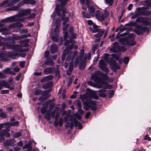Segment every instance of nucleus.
I'll return each instance as SVG.
<instances>
[{"mask_svg": "<svg viewBox=\"0 0 151 151\" xmlns=\"http://www.w3.org/2000/svg\"><path fill=\"white\" fill-rule=\"evenodd\" d=\"M89 103L91 105H89L90 108L93 111H95L96 110L97 108L95 106L96 104V102L94 101H90Z\"/></svg>", "mask_w": 151, "mask_h": 151, "instance_id": "obj_19", "label": "nucleus"}, {"mask_svg": "<svg viewBox=\"0 0 151 151\" xmlns=\"http://www.w3.org/2000/svg\"><path fill=\"white\" fill-rule=\"evenodd\" d=\"M73 122L76 127H78L79 129H81L83 126L78 121H77L76 117L73 118Z\"/></svg>", "mask_w": 151, "mask_h": 151, "instance_id": "obj_20", "label": "nucleus"}, {"mask_svg": "<svg viewBox=\"0 0 151 151\" xmlns=\"http://www.w3.org/2000/svg\"><path fill=\"white\" fill-rule=\"evenodd\" d=\"M97 88H103L104 89L109 88H111L109 87V85L106 84V83L104 82H101V84H98L96 86Z\"/></svg>", "mask_w": 151, "mask_h": 151, "instance_id": "obj_15", "label": "nucleus"}, {"mask_svg": "<svg viewBox=\"0 0 151 151\" xmlns=\"http://www.w3.org/2000/svg\"><path fill=\"white\" fill-rule=\"evenodd\" d=\"M137 10L138 11L136 12V13L138 16L140 15H147L149 14L148 12H147V13L146 12L144 11L141 8H138L137 9Z\"/></svg>", "mask_w": 151, "mask_h": 151, "instance_id": "obj_14", "label": "nucleus"}, {"mask_svg": "<svg viewBox=\"0 0 151 151\" xmlns=\"http://www.w3.org/2000/svg\"><path fill=\"white\" fill-rule=\"evenodd\" d=\"M7 29L6 27H3L0 28V32H6L7 31Z\"/></svg>", "mask_w": 151, "mask_h": 151, "instance_id": "obj_63", "label": "nucleus"}, {"mask_svg": "<svg viewBox=\"0 0 151 151\" xmlns=\"http://www.w3.org/2000/svg\"><path fill=\"white\" fill-rule=\"evenodd\" d=\"M12 27H22L23 26V24L20 22H16L10 25Z\"/></svg>", "mask_w": 151, "mask_h": 151, "instance_id": "obj_29", "label": "nucleus"}, {"mask_svg": "<svg viewBox=\"0 0 151 151\" xmlns=\"http://www.w3.org/2000/svg\"><path fill=\"white\" fill-rule=\"evenodd\" d=\"M7 82L5 80L0 81V90L3 88L4 87L6 88Z\"/></svg>", "mask_w": 151, "mask_h": 151, "instance_id": "obj_26", "label": "nucleus"}, {"mask_svg": "<svg viewBox=\"0 0 151 151\" xmlns=\"http://www.w3.org/2000/svg\"><path fill=\"white\" fill-rule=\"evenodd\" d=\"M134 35L133 34L130 35L129 36V38H120L119 39V41L121 43V44L124 45H134L136 43L134 41L133 37Z\"/></svg>", "mask_w": 151, "mask_h": 151, "instance_id": "obj_1", "label": "nucleus"}, {"mask_svg": "<svg viewBox=\"0 0 151 151\" xmlns=\"http://www.w3.org/2000/svg\"><path fill=\"white\" fill-rule=\"evenodd\" d=\"M34 93L36 95H39L42 93V90L40 89H36Z\"/></svg>", "mask_w": 151, "mask_h": 151, "instance_id": "obj_46", "label": "nucleus"}, {"mask_svg": "<svg viewBox=\"0 0 151 151\" xmlns=\"http://www.w3.org/2000/svg\"><path fill=\"white\" fill-rule=\"evenodd\" d=\"M17 20V17L15 16H12L9 17L6 19V21L9 22H12L16 21Z\"/></svg>", "mask_w": 151, "mask_h": 151, "instance_id": "obj_30", "label": "nucleus"}, {"mask_svg": "<svg viewBox=\"0 0 151 151\" xmlns=\"http://www.w3.org/2000/svg\"><path fill=\"white\" fill-rule=\"evenodd\" d=\"M107 65L106 63L105 62L104 60H99V68L105 72L106 73H108L109 72V70L106 67Z\"/></svg>", "mask_w": 151, "mask_h": 151, "instance_id": "obj_6", "label": "nucleus"}, {"mask_svg": "<svg viewBox=\"0 0 151 151\" xmlns=\"http://www.w3.org/2000/svg\"><path fill=\"white\" fill-rule=\"evenodd\" d=\"M98 32H99L97 34L95 35V37L96 38H100L103 35L104 31L103 30H101Z\"/></svg>", "mask_w": 151, "mask_h": 151, "instance_id": "obj_34", "label": "nucleus"}, {"mask_svg": "<svg viewBox=\"0 0 151 151\" xmlns=\"http://www.w3.org/2000/svg\"><path fill=\"white\" fill-rule=\"evenodd\" d=\"M9 93L8 90H2L0 91V93L1 94L8 93Z\"/></svg>", "mask_w": 151, "mask_h": 151, "instance_id": "obj_59", "label": "nucleus"}, {"mask_svg": "<svg viewBox=\"0 0 151 151\" xmlns=\"http://www.w3.org/2000/svg\"><path fill=\"white\" fill-rule=\"evenodd\" d=\"M58 47L57 45L52 44L51 45L50 52L52 54H54L57 51Z\"/></svg>", "mask_w": 151, "mask_h": 151, "instance_id": "obj_17", "label": "nucleus"}, {"mask_svg": "<svg viewBox=\"0 0 151 151\" xmlns=\"http://www.w3.org/2000/svg\"><path fill=\"white\" fill-rule=\"evenodd\" d=\"M52 39L54 42H57L58 41V39L57 37H55L54 36H52Z\"/></svg>", "mask_w": 151, "mask_h": 151, "instance_id": "obj_55", "label": "nucleus"}, {"mask_svg": "<svg viewBox=\"0 0 151 151\" xmlns=\"http://www.w3.org/2000/svg\"><path fill=\"white\" fill-rule=\"evenodd\" d=\"M57 111H56V109H55L54 110H53L52 112L51 113V117L53 118H54L55 117V114H56V112Z\"/></svg>", "mask_w": 151, "mask_h": 151, "instance_id": "obj_53", "label": "nucleus"}, {"mask_svg": "<svg viewBox=\"0 0 151 151\" xmlns=\"http://www.w3.org/2000/svg\"><path fill=\"white\" fill-rule=\"evenodd\" d=\"M82 14L83 17L86 18H89L90 17V16L87 13H86L84 11L82 12Z\"/></svg>", "mask_w": 151, "mask_h": 151, "instance_id": "obj_47", "label": "nucleus"}, {"mask_svg": "<svg viewBox=\"0 0 151 151\" xmlns=\"http://www.w3.org/2000/svg\"><path fill=\"white\" fill-rule=\"evenodd\" d=\"M22 133L20 132H18L14 135V138H17L22 135Z\"/></svg>", "mask_w": 151, "mask_h": 151, "instance_id": "obj_51", "label": "nucleus"}, {"mask_svg": "<svg viewBox=\"0 0 151 151\" xmlns=\"http://www.w3.org/2000/svg\"><path fill=\"white\" fill-rule=\"evenodd\" d=\"M30 13V9H22L20 11V13L18 14V15L19 17L24 16L28 15Z\"/></svg>", "mask_w": 151, "mask_h": 151, "instance_id": "obj_12", "label": "nucleus"}, {"mask_svg": "<svg viewBox=\"0 0 151 151\" xmlns=\"http://www.w3.org/2000/svg\"><path fill=\"white\" fill-rule=\"evenodd\" d=\"M10 70V69L9 68H6L3 70V72L6 74H8L9 73Z\"/></svg>", "mask_w": 151, "mask_h": 151, "instance_id": "obj_56", "label": "nucleus"}, {"mask_svg": "<svg viewBox=\"0 0 151 151\" xmlns=\"http://www.w3.org/2000/svg\"><path fill=\"white\" fill-rule=\"evenodd\" d=\"M84 54V51L83 50H81L80 52L79 55L80 57H79V58H81V59H82V57L83 56Z\"/></svg>", "mask_w": 151, "mask_h": 151, "instance_id": "obj_54", "label": "nucleus"}, {"mask_svg": "<svg viewBox=\"0 0 151 151\" xmlns=\"http://www.w3.org/2000/svg\"><path fill=\"white\" fill-rule=\"evenodd\" d=\"M86 66V62L85 61H83L82 63H80L79 66V68L81 70H83Z\"/></svg>", "mask_w": 151, "mask_h": 151, "instance_id": "obj_35", "label": "nucleus"}, {"mask_svg": "<svg viewBox=\"0 0 151 151\" xmlns=\"http://www.w3.org/2000/svg\"><path fill=\"white\" fill-rule=\"evenodd\" d=\"M7 130L6 129H3L0 132V136L3 137L6 135L7 134Z\"/></svg>", "mask_w": 151, "mask_h": 151, "instance_id": "obj_40", "label": "nucleus"}, {"mask_svg": "<svg viewBox=\"0 0 151 151\" xmlns=\"http://www.w3.org/2000/svg\"><path fill=\"white\" fill-rule=\"evenodd\" d=\"M55 68L54 67H48L45 68L44 70L43 73L46 75L50 74L52 73L53 70Z\"/></svg>", "mask_w": 151, "mask_h": 151, "instance_id": "obj_16", "label": "nucleus"}, {"mask_svg": "<svg viewBox=\"0 0 151 151\" xmlns=\"http://www.w3.org/2000/svg\"><path fill=\"white\" fill-rule=\"evenodd\" d=\"M69 116H70V114L68 113L65 116V117L64 118V121L65 122H66L68 121L69 118Z\"/></svg>", "mask_w": 151, "mask_h": 151, "instance_id": "obj_57", "label": "nucleus"}, {"mask_svg": "<svg viewBox=\"0 0 151 151\" xmlns=\"http://www.w3.org/2000/svg\"><path fill=\"white\" fill-rule=\"evenodd\" d=\"M114 0H105V2L109 6H111Z\"/></svg>", "mask_w": 151, "mask_h": 151, "instance_id": "obj_44", "label": "nucleus"}, {"mask_svg": "<svg viewBox=\"0 0 151 151\" xmlns=\"http://www.w3.org/2000/svg\"><path fill=\"white\" fill-rule=\"evenodd\" d=\"M76 34H73L70 36V43H73V42H74V41L73 40L76 38Z\"/></svg>", "mask_w": 151, "mask_h": 151, "instance_id": "obj_39", "label": "nucleus"}, {"mask_svg": "<svg viewBox=\"0 0 151 151\" xmlns=\"http://www.w3.org/2000/svg\"><path fill=\"white\" fill-rule=\"evenodd\" d=\"M113 49L114 50V51H116L119 50V45L118 42H114L113 45Z\"/></svg>", "mask_w": 151, "mask_h": 151, "instance_id": "obj_28", "label": "nucleus"}, {"mask_svg": "<svg viewBox=\"0 0 151 151\" xmlns=\"http://www.w3.org/2000/svg\"><path fill=\"white\" fill-rule=\"evenodd\" d=\"M83 104L85 106V107H83V109L86 110H88L89 108L90 107L89 105L85 102H84Z\"/></svg>", "mask_w": 151, "mask_h": 151, "instance_id": "obj_45", "label": "nucleus"}, {"mask_svg": "<svg viewBox=\"0 0 151 151\" xmlns=\"http://www.w3.org/2000/svg\"><path fill=\"white\" fill-rule=\"evenodd\" d=\"M96 19L99 21H103L105 19L104 15L103 13L99 11H96L95 14Z\"/></svg>", "mask_w": 151, "mask_h": 151, "instance_id": "obj_8", "label": "nucleus"}, {"mask_svg": "<svg viewBox=\"0 0 151 151\" xmlns=\"http://www.w3.org/2000/svg\"><path fill=\"white\" fill-rule=\"evenodd\" d=\"M60 116V113L58 111L56 112L55 116V120L56 121H57L59 117Z\"/></svg>", "mask_w": 151, "mask_h": 151, "instance_id": "obj_58", "label": "nucleus"}, {"mask_svg": "<svg viewBox=\"0 0 151 151\" xmlns=\"http://www.w3.org/2000/svg\"><path fill=\"white\" fill-rule=\"evenodd\" d=\"M135 22L138 23H143L144 25L148 26L150 24V19L147 17H140L137 18Z\"/></svg>", "mask_w": 151, "mask_h": 151, "instance_id": "obj_5", "label": "nucleus"}, {"mask_svg": "<svg viewBox=\"0 0 151 151\" xmlns=\"http://www.w3.org/2000/svg\"><path fill=\"white\" fill-rule=\"evenodd\" d=\"M80 59H81V58H79V56H77L74 62L75 67H77L78 65Z\"/></svg>", "mask_w": 151, "mask_h": 151, "instance_id": "obj_41", "label": "nucleus"}, {"mask_svg": "<svg viewBox=\"0 0 151 151\" xmlns=\"http://www.w3.org/2000/svg\"><path fill=\"white\" fill-rule=\"evenodd\" d=\"M72 43L70 45L67 46L64 50L62 57V61H63L65 60L67 55L68 54L72 53L71 50L73 47L75 49H78V47L76 45H75L73 46V44L74 43V42H73V43Z\"/></svg>", "mask_w": 151, "mask_h": 151, "instance_id": "obj_3", "label": "nucleus"}, {"mask_svg": "<svg viewBox=\"0 0 151 151\" xmlns=\"http://www.w3.org/2000/svg\"><path fill=\"white\" fill-rule=\"evenodd\" d=\"M109 64L112 69H119V66L116 64V62L112 58H111L109 62Z\"/></svg>", "mask_w": 151, "mask_h": 151, "instance_id": "obj_11", "label": "nucleus"}, {"mask_svg": "<svg viewBox=\"0 0 151 151\" xmlns=\"http://www.w3.org/2000/svg\"><path fill=\"white\" fill-rule=\"evenodd\" d=\"M68 0H62L60 4V6L63 8L66 4L67 1Z\"/></svg>", "mask_w": 151, "mask_h": 151, "instance_id": "obj_50", "label": "nucleus"}, {"mask_svg": "<svg viewBox=\"0 0 151 151\" xmlns=\"http://www.w3.org/2000/svg\"><path fill=\"white\" fill-rule=\"evenodd\" d=\"M9 1L8 0L4 1L1 3V6H2L5 5H7L8 4Z\"/></svg>", "mask_w": 151, "mask_h": 151, "instance_id": "obj_52", "label": "nucleus"}, {"mask_svg": "<svg viewBox=\"0 0 151 151\" xmlns=\"http://www.w3.org/2000/svg\"><path fill=\"white\" fill-rule=\"evenodd\" d=\"M53 78V76L52 75H48L43 78L41 79L40 81L42 82H45L50 81L52 80Z\"/></svg>", "mask_w": 151, "mask_h": 151, "instance_id": "obj_18", "label": "nucleus"}, {"mask_svg": "<svg viewBox=\"0 0 151 151\" xmlns=\"http://www.w3.org/2000/svg\"><path fill=\"white\" fill-rule=\"evenodd\" d=\"M32 144L30 142H29L26 144L24 147V148H28L32 147Z\"/></svg>", "mask_w": 151, "mask_h": 151, "instance_id": "obj_49", "label": "nucleus"}, {"mask_svg": "<svg viewBox=\"0 0 151 151\" xmlns=\"http://www.w3.org/2000/svg\"><path fill=\"white\" fill-rule=\"evenodd\" d=\"M50 113V109L48 110L45 116V119L48 120H50L51 119V115Z\"/></svg>", "mask_w": 151, "mask_h": 151, "instance_id": "obj_32", "label": "nucleus"}, {"mask_svg": "<svg viewBox=\"0 0 151 151\" xmlns=\"http://www.w3.org/2000/svg\"><path fill=\"white\" fill-rule=\"evenodd\" d=\"M91 32L93 33L98 32L100 30L98 29V27L95 24H93V27L90 28Z\"/></svg>", "mask_w": 151, "mask_h": 151, "instance_id": "obj_27", "label": "nucleus"}, {"mask_svg": "<svg viewBox=\"0 0 151 151\" xmlns=\"http://www.w3.org/2000/svg\"><path fill=\"white\" fill-rule=\"evenodd\" d=\"M54 63L53 62L52 60L50 58L47 59L45 62L42 65V67H43L44 64H46L48 65L49 66H51L53 65Z\"/></svg>", "mask_w": 151, "mask_h": 151, "instance_id": "obj_21", "label": "nucleus"}, {"mask_svg": "<svg viewBox=\"0 0 151 151\" xmlns=\"http://www.w3.org/2000/svg\"><path fill=\"white\" fill-rule=\"evenodd\" d=\"M19 124V122L18 121H16L14 122L9 123L8 122H6V125L9 127H12L14 126H17Z\"/></svg>", "mask_w": 151, "mask_h": 151, "instance_id": "obj_33", "label": "nucleus"}, {"mask_svg": "<svg viewBox=\"0 0 151 151\" xmlns=\"http://www.w3.org/2000/svg\"><path fill=\"white\" fill-rule=\"evenodd\" d=\"M17 6H12V11L16 10L18 9L19 6V5H18V4L17 5Z\"/></svg>", "mask_w": 151, "mask_h": 151, "instance_id": "obj_61", "label": "nucleus"}, {"mask_svg": "<svg viewBox=\"0 0 151 151\" xmlns=\"http://www.w3.org/2000/svg\"><path fill=\"white\" fill-rule=\"evenodd\" d=\"M6 55L7 56V57L13 59H16L17 58V56L19 54L16 52H6ZM26 55V54L25 53H20L19 55V56L22 57H24Z\"/></svg>", "mask_w": 151, "mask_h": 151, "instance_id": "obj_4", "label": "nucleus"}, {"mask_svg": "<svg viewBox=\"0 0 151 151\" xmlns=\"http://www.w3.org/2000/svg\"><path fill=\"white\" fill-rule=\"evenodd\" d=\"M20 0H8V4L7 5H6V6H12L17 3Z\"/></svg>", "mask_w": 151, "mask_h": 151, "instance_id": "obj_25", "label": "nucleus"}, {"mask_svg": "<svg viewBox=\"0 0 151 151\" xmlns=\"http://www.w3.org/2000/svg\"><path fill=\"white\" fill-rule=\"evenodd\" d=\"M7 115L5 112L0 113V117L2 118L5 119L7 117Z\"/></svg>", "mask_w": 151, "mask_h": 151, "instance_id": "obj_42", "label": "nucleus"}, {"mask_svg": "<svg viewBox=\"0 0 151 151\" xmlns=\"http://www.w3.org/2000/svg\"><path fill=\"white\" fill-rule=\"evenodd\" d=\"M13 38L15 40H19L23 39L22 35L18 36L16 35H12Z\"/></svg>", "mask_w": 151, "mask_h": 151, "instance_id": "obj_37", "label": "nucleus"}, {"mask_svg": "<svg viewBox=\"0 0 151 151\" xmlns=\"http://www.w3.org/2000/svg\"><path fill=\"white\" fill-rule=\"evenodd\" d=\"M36 3V1L34 0H23L22 1L18 4V5L19 6H22L24 4H35Z\"/></svg>", "mask_w": 151, "mask_h": 151, "instance_id": "obj_9", "label": "nucleus"}, {"mask_svg": "<svg viewBox=\"0 0 151 151\" xmlns=\"http://www.w3.org/2000/svg\"><path fill=\"white\" fill-rule=\"evenodd\" d=\"M3 50L6 49H13L14 50L17 51H23L27 52L28 50H22V46L18 45H12L9 44H5L4 45L2 48Z\"/></svg>", "mask_w": 151, "mask_h": 151, "instance_id": "obj_2", "label": "nucleus"}, {"mask_svg": "<svg viewBox=\"0 0 151 151\" xmlns=\"http://www.w3.org/2000/svg\"><path fill=\"white\" fill-rule=\"evenodd\" d=\"M14 143V140L13 139H10L6 140L4 143L5 145L6 146H11Z\"/></svg>", "mask_w": 151, "mask_h": 151, "instance_id": "obj_31", "label": "nucleus"}, {"mask_svg": "<svg viewBox=\"0 0 151 151\" xmlns=\"http://www.w3.org/2000/svg\"><path fill=\"white\" fill-rule=\"evenodd\" d=\"M91 78L95 82H99L101 80V78L98 76L96 74L92 75L91 77Z\"/></svg>", "mask_w": 151, "mask_h": 151, "instance_id": "obj_23", "label": "nucleus"}, {"mask_svg": "<svg viewBox=\"0 0 151 151\" xmlns=\"http://www.w3.org/2000/svg\"><path fill=\"white\" fill-rule=\"evenodd\" d=\"M98 95L99 96L102 97H103V98H105V97H106V94L105 93H99L98 94Z\"/></svg>", "mask_w": 151, "mask_h": 151, "instance_id": "obj_64", "label": "nucleus"}, {"mask_svg": "<svg viewBox=\"0 0 151 151\" xmlns=\"http://www.w3.org/2000/svg\"><path fill=\"white\" fill-rule=\"evenodd\" d=\"M52 81L48 82L43 85L42 88L45 89H46L52 87Z\"/></svg>", "mask_w": 151, "mask_h": 151, "instance_id": "obj_22", "label": "nucleus"}, {"mask_svg": "<svg viewBox=\"0 0 151 151\" xmlns=\"http://www.w3.org/2000/svg\"><path fill=\"white\" fill-rule=\"evenodd\" d=\"M66 9L65 8H63L62 10V14L61 15V17L62 20H63V25H65L67 22H68L69 20L68 18L67 17H64L65 14Z\"/></svg>", "mask_w": 151, "mask_h": 151, "instance_id": "obj_10", "label": "nucleus"}, {"mask_svg": "<svg viewBox=\"0 0 151 151\" xmlns=\"http://www.w3.org/2000/svg\"><path fill=\"white\" fill-rule=\"evenodd\" d=\"M63 122V119L61 117L60 118L59 121V124L60 127H61L62 126Z\"/></svg>", "mask_w": 151, "mask_h": 151, "instance_id": "obj_60", "label": "nucleus"}, {"mask_svg": "<svg viewBox=\"0 0 151 151\" xmlns=\"http://www.w3.org/2000/svg\"><path fill=\"white\" fill-rule=\"evenodd\" d=\"M73 115H71L70 118V121L71 122V124H70V129L72 128L73 127V124L72 123L73 119Z\"/></svg>", "mask_w": 151, "mask_h": 151, "instance_id": "obj_48", "label": "nucleus"}, {"mask_svg": "<svg viewBox=\"0 0 151 151\" xmlns=\"http://www.w3.org/2000/svg\"><path fill=\"white\" fill-rule=\"evenodd\" d=\"M137 24V23L133 21H130L129 23L126 24L125 26H135Z\"/></svg>", "mask_w": 151, "mask_h": 151, "instance_id": "obj_38", "label": "nucleus"}, {"mask_svg": "<svg viewBox=\"0 0 151 151\" xmlns=\"http://www.w3.org/2000/svg\"><path fill=\"white\" fill-rule=\"evenodd\" d=\"M148 28L147 27H144L141 25H138L135 29V32L138 35L143 34L144 32L148 30Z\"/></svg>", "mask_w": 151, "mask_h": 151, "instance_id": "obj_7", "label": "nucleus"}, {"mask_svg": "<svg viewBox=\"0 0 151 151\" xmlns=\"http://www.w3.org/2000/svg\"><path fill=\"white\" fill-rule=\"evenodd\" d=\"M88 11L90 15L92 16H93L94 13L95 12V8L93 6H89Z\"/></svg>", "mask_w": 151, "mask_h": 151, "instance_id": "obj_24", "label": "nucleus"}, {"mask_svg": "<svg viewBox=\"0 0 151 151\" xmlns=\"http://www.w3.org/2000/svg\"><path fill=\"white\" fill-rule=\"evenodd\" d=\"M6 88H9L12 91L14 89V88L13 87H10V85L8 84V82H7Z\"/></svg>", "mask_w": 151, "mask_h": 151, "instance_id": "obj_62", "label": "nucleus"}, {"mask_svg": "<svg viewBox=\"0 0 151 151\" xmlns=\"http://www.w3.org/2000/svg\"><path fill=\"white\" fill-rule=\"evenodd\" d=\"M50 96V95L47 91H45L43 93L42 95L39 97V99L40 101L42 102L47 99Z\"/></svg>", "mask_w": 151, "mask_h": 151, "instance_id": "obj_13", "label": "nucleus"}, {"mask_svg": "<svg viewBox=\"0 0 151 151\" xmlns=\"http://www.w3.org/2000/svg\"><path fill=\"white\" fill-rule=\"evenodd\" d=\"M73 59H71V61L70 64L69 68V70H70L71 71H72L73 70Z\"/></svg>", "mask_w": 151, "mask_h": 151, "instance_id": "obj_43", "label": "nucleus"}, {"mask_svg": "<svg viewBox=\"0 0 151 151\" xmlns=\"http://www.w3.org/2000/svg\"><path fill=\"white\" fill-rule=\"evenodd\" d=\"M47 106H43L41 109V111L42 114H44L46 112L47 109Z\"/></svg>", "mask_w": 151, "mask_h": 151, "instance_id": "obj_36", "label": "nucleus"}]
</instances>
